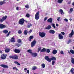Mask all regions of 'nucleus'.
I'll return each mask as SVG.
<instances>
[{"instance_id": "1", "label": "nucleus", "mask_w": 74, "mask_h": 74, "mask_svg": "<svg viewBox=\"0 0 74 74\" xmlns=\"http://www.w3.org/2000/svg\"><path fill=\"white\" fill-rule=\"evenodd\" d=\"M45 60H46L48 62H51V60H53L54 61H55V60H56V57H52L51 59L49 58V56H45Z\"/></svg>"}, {"instance_id": "2", "label": "nucleus", "mask_w": 74, "mask_h": 74, "mask_svg": "<svg viewBox=\"0 0 74 74\" xmlns=\"http://www.w3.org/2000/svg\"><path fill=\"white\" fill-rule=\"evenodd\" d=\"M35 18L36 20H38L40 18V12L39 11L38 12L35 14Z\"/></svg>"}, {"instance_id": "3", "label": "nucleus", "mask_w": 74, "mask_h": 74, "mask_svg": "<svg viewBox=\"0 0 74 74\" xmlns=\"http://www.w3.org/2000/svg\"><path fill=\"white\" fill-rule=\"evenodd\" d=\"M25 20L24 18H21L18 21V23L21 25H23L24 24V22Z\"/></svg>"}, {"instance_id": "4", "label": "nucleus", "mask_w": 74, "mask_h": 74, "mask_svg": "<svg viewBox=\"0 0 74 74\" xmlns=\"http://www.w3.org/2000/svg\"><path fill=\"white\" fill-rule=\"evenodd\" d=\"M39 35L41 38H43L45 37L46 34L44 32H40L39 33Z\"/></svg>"}, {"instance_id": "5", "label": "nucleus", "mask_w": 74, "mask_h": 74, "mask_svg": "<svg viewBox=\"0 0 74 74\" xmlns=\"http://www.w3.org/2000/svg\"><path fill=\"white\" fill-rule=\"evenodd\" d=\"M10 58H11L12 59L16 60L18 59V56L17 55H15L13 56H9Z\"/></svg>"}, {"instance_id": "6", "label": "nucleus", "mask_w": 74, "mask_h": 74, "mask_svg": "<svg viewBox=\"0 0 74 74\" xmlns=\"http://www.w3.org/2000/svg\"><path fill=\"white\" fill-rule=\"evenodd\" d=\"M7 54H3L1 56V59L4 60L7 58Z\"/></svg>"}, {"instance_id": "7", "label": "nucleus", "mask_w": 74, "mask_h": 74, "mask_svg": "<svg viewBox=\"0 0 74 74\" xmlns=\"http://www.w3.org/2000/svg\"><path fill=\"white\" fill-rule=\"evenodd\" d=\"M7 16H3L2 18H1L0 20V22L2 23L3 21H5V20L7 19Z\"/></svg>"}, {"instance_id": "8", "label": "nucleus", "mask_w": 74, "mask_h": 74, "mask_svg": "<svg viewBox=\"0 0 74 74\" xmlns=\"http://www.w3.org/2000/svg\"><path fill=\"white\" fill-rule=\"evenodd\" d=\"M37 43V41L36 40H34L32 42H31V47H33L35 46V45Z\"/></svg>"}, {"instance_id": "9", "label": "nucleus", "mask_w": 74, "mask_h": 74, "mask_svg": "<svg viewBox=\"0 0 74 74\" xmlns=\"http://www.w3.org/2000/svg\"><path fill=\"white\" fill-rule=\"evenodd\" d=\"M6 27V26L3 24H0V29H4Z\"/></svg>"}, {"instance_id": "10", "label": "nucleus", "mask_w": 74, "mask_h": 74, "mask_svg": "<svg viewBox=\"0 0 74 74\" xmlns=\"http://www.w3.org/2000/svg\"><path fill=\"white\" fill-rule=\"evenodd\" d=\"M72 36H74V30H73V29L72 30L71 33L69 35V37L71 38L72 37Z\"/></svg>"}, {"instance_id": "11", "label": "nucleus", "mask_w": 74, "mask_h": 74, "mask_svg": "<svg viewBox=\"0 0 74 74\" xmlns=\"http://www.w3.org/2000/svg\"><path fill=\"white\" fill-rule=\"evenodd\" d=\"M20 50L18 49H15L14 50V52L15 53H20Z\"/></svg>"}, {"instance_id": "12", "label": "nucleus", "mask_w": 74, "mask_h": 74, "mask_svg": "<svg viewBox=\"0 0 74 74\" xmlns=\"http://www.w3.org/2000/svg\"><path fill=\"white\" fill-rule=\"evenodd\" d=\"M1 66L5 69H8V66L6 65L2 64L1 65Z\"/></svg>"}, {"instance_id": "13", "label": "nucleus", "mask_w": 74, "mask_h": 74, "mask_svg": "<svg viewBox=\"0 0 74 74\" xmlns=\"http://www.w3.org/2000/svg\"><path fill=\"white\" fill-rule=\"evenodd\" d=\"M58 37L60 40H62L63 38V36L61 34H59L58 35Z\"/></svg>"}, {"instance_id": "14", "label": "nucleus", "mask_w": 74, "mask_h": 74, "mask_svg": "<svg viewBox=\"0 0 74 74\" xmlns=\"http://www.w3.org/2000/svg\"><path fill=\"white\" fill-rule=\"evenodd\" d=\"M53 21V20L51 18H49V19H48L47 21L48 22H50V23H52V21Z\"/></svg>"}, {"instance_id": "15", "label": "nucleus", "mask_w": 74, "mask_h": 74, "mask_svg": "<svg viewBox=\"0 0 74 74\" xmlns=\"http://www.w3.org/2000/svg\"><path fill=\"white\" fill-rule=\"evenodd\" d=\"M10 42H15V38L14 37H12L10 40Z\"/></svg>"}, {"instance_id": "16", "label": "nucleus", "mask_w": 74, "mask_h": 74, "mask_svg": "<svg viewBox=\"0 0 74 74\" xmlns=\"http://www.w3.org/2000/svg\"><path fill=\"white\" fill-rule=\"evenodd\" d=\"M49 33H50V34H55V31L51 29L49 31Z\"/></svg>"}, {"instance_id": "17", "label": "nucleus", "mask_w": 74, "mask_h": 74, "mask_svg": "<svg viewBox=\"0 0 74 74\" xmlns=\"http://www.w3.org/2000/svg\"><path fill=\"white\" fill-rule=\"evenodd\" d=\"M5 53H8V52H10V49L6 48L5 49Z\"/></svg>"}, {"instance_id": "18", "label": "nucleus", "mask_w": 74, "mask_h": 74, "mask_svg": "<svg viewBox=\"0 0 74 74\" xmlns=\"http://www.w3.org/2000/svg\"><path fill=\"white\" fill-rule=\"evenodd\" d=\"M52 53L53 55H55L57 53V50H53Z\"/></svg>"}, {"instance_id": "19", "label": "nucleus", "mask_w": 74, "mask_h": 74, "mask_svg": "<svg viewBox=\"0 0 74 74\" xmlns=\"http://www.w3.org/2000/svg\"><path fill=\"white\" fill-rule=\"evenodd\" d=\"M6 2L4 1H0V5H3L4 4H5Z\"/></svg>"}, {"instance_id": "20", "label": "nucleus", "mask_w": 74, "mask_h": 74, "mask_svg": "<svg viewBox=\"0 0 74 74\" xmlns=\"http://www.w3.org/2000/svg\"><path fill=\"white\" fill-rule=\"evenodd\" d=\"M15 45L16 46V47H21V46L22 45V44L16 43L15 44Z\"/></svg>"}, {"instance_id": "21", "label": "nucleus", "mask_w": 74, "mask_h": 74, "mask_svg": "<svg viewBox=\"0 0 74 74\" xmlns=\"http://www.w3.org/2000/svg\"><path fill=\"white\" fill-rule=\"evenodd\" d=\"M33 36H31L29 37V39H28L29 41H32V40L33 39Z\"/></svg>"}, {"instance_id": "22", "label": "nucleus", "mask_w": 74, "mask_h": 74, "mask_svg": "<svg viewBox=\"0 0 74 74\" xmlns=\"http://www.w3.org/2000/svg\"><path fill=\"white\" fill-rule=\"evenodd\" d=\"M32 55L35 58V57H36L37 56V53H32Z\"/></svg>"}, {"instance_id": "23", "label": "nucleus", "mask_w": 74, "mask_h": 74, "mask_svg": "<svg viewBox=\"0 0 74 74\" xmlns=\"http://www.w3.org/2000/svg\"><path fill=\"white\" fill-rule=\"evenodd\" d=\"M59 12L62 15L64 14V12H63V10L62 9H60L59 10Z\"/></svg>"}, {"instance_id": "24", "label": "nucleus", "mask_w": 74, "mask_h": 74, "mask_svg": "<svg viewBox=\"0 0 74 74\" xmlns=\"http://www.w3.org/2000/svg\"><path fill=\"white\" fill-rule=\"evenodd\" d=\"M31 26H32V24L30 23H28V24L27 25V27H28V28H30Z\"/></svg>"}, {"instance_id": "25", "label": "nucleus", "mask_w": 74, "mask_h": 74, "mask_svg": "<svg viewBox=\"0 0 74 74\" xmlns=\"http://www.w3.org/2000/svg\"><path fill=\"white\" fill-rule=\"evenodd\" d=\"M51 28V26L50 25H48L47 26V27H46L45 28V29L49 30V29H50Z\"/></svg>"}, {"instance_id": "26", "label": "nucleus", "mask_w": 74, "mask_h": 74, "mask_svg": "<svg viewBox=\"0 0 74 74\" xmlns=\"http://www.w3.org/2000/svg\"><path fill=\"white\" fill-rule=\"evenodd\" d=\"M46 50L45 49L43 48L41 50L40 52H45V51H46Z\"/></svg>"}, {"instance_id": "27", "label": "nucleus", "mask_w": 74, "mask_h": 74, "mask_svg": "<svg viewBox=\"0 0 74 74\" xmlns=\"http://www.w3.org/2000/svg\"><path fill=\"white\" fill-rule=\"evenodd\" d=\"M63 1V0H58L57 2L59 4H61V3H62Z\"/></svg>"}, {"instance_id": "28", "label": "nucleus", "mask_w": 74, "mask_h": 74, "mask_svg": "<svg viewBox=\"0 0 74 74\" xmlns=\"http://www.w3.org/2000/svg\"><path fill=\"white\" fill-rule=\"evenodd\" d=\"M28 33L27 31V30H25L24 32V34L25 35H27Z\"/></svg>"}, {"instance_id": "29", "label": "nucleus", "mask_w": 74, "mask_h": 74, "mask_svg": "<svg viewBox=\"0 0 74 74\" xmlns=\"http://www.w3.org/2000/svg\"><path fill=\"white\" fill-rule=\"evenodd\" d=\"M17 41L18 43H21V42H22V40H21V39H18L17 40Z\"/></svg>"}, {"instance_id": "30", "label": "nucleus", "mask_w": 74, "mask_h": 74, "mask_svg": "<svg viewBox=\"0 0 74 74\" xmlns=\"http://www.w3.org/2000/svg\"><path fill=\"white\" fill-rule=\"evenodd\" d=\"M3 32L5 34H7L8 32V31L7 30H4L3 31Z\"/></svg>"}, {"instance_id": "31", "label": "nucleus", "mask_w": 74, "mask_h": 74, "mask_svg": "<svg viewBox=\"0 0 74 74\" xmlns=\"http://www.w3.org/2000/svg\"><path fill=\"white\" fill-rule=\"evenodd\" d=\"M70 52L72 54H74V51L73 49L70 50Z\"/></svg>"}, {"instance_id": "32", "label": "nucleus", "mask_w": 74, "mask_h": 74, "mask_svg": "<svg viewBox=\"0 0 74 74\" xmlns=\"http://www.w3.org/2000/svg\"><path fill=\"white\" fill-rule=\"evenodd\" d=\"M71 63L74 64V58H71Z\"/></svg>"}, {"instance_id": "33", "label": "nucleus", "mask_w": 74, "mask_h": 74, "mask_svg": "<svg viewBox=\"0 0 74 74\" xmlns=\"http://www.w3.org/2000/svg\"><path fill=\"white\" fill-rule=\"evenodd\" d=\"M37 69V67L36 66H34L32 68V70H35Z\"/></svg>"}, {"instance_id": "34", "label": "nucleus", "mask_w": 74, "mask_h": 74, "mask_svg": "<svg viewBox=\"0 0 74 74\" xmlns=\"http://www.w3.org/2000/svg\"><path fill=\"white\" fill-rule=\"evenodd\" d=\"M14 63H15V64H17V65H18V66H20V65H21L20 64H19L18 62L17 61H14Z\"/></svg>"}, {"instance_id": "35", "label": "nucleus", "mask_w": 74, "mask_h": 74, "mask_svg": "<svg viewBox=\"0 0 74 74\" xmlns=\"http://www.w3.org/2000/svg\"><path fill=\"white\" fill-rule=\"evenodd\" d=\"M41 66L44 69V68H45V64H41Z\"/></svg>"}, {"instance_id": "36", "label": "nucleus", "mask_w": 74, "mask_h": 74, "mask_svg": "<svg viewBox=\"0 0 74 74\" xmlns=\"http://www.w3.org/2000/svg\"><path fill=\"white\" fill-rule=\"evenodd\" d=\"M18 34H22V31L20 30H19L18 31Z\"/></svg>"}, {"instance_id": "37", "label": "nucleus", "mask_w": 74, "mask_h": 74, "mask_svg": "<svg viewBox=\"0 0 74 74\" xmlns=\"http://www.w3.org/2000/svg\"><path fill=\"white\" fill-rule=\"evenodd\" d=\"M46 51L47 53H49V52H50V50L49 49H47Z\"/></svg>"}, {"instance_id": "38", "label": "nucleus", "mask_w": 74, "mask_h": 74, "mask_svg": "<svg viewBox=\"0 0 74 74\" xmlns=\"http://www.w3.org/2000/svg\"><path fill=\"white\" fill-rule=\"evenodd\" d=\"M27 52H28L29 53H32V51L30 49L28 50L27 51Z\"/></svg>"}, {"instance_id": "39", "label": "nucleus", "mask_w": 74, "mask_h": 74, "mask_svg": "<svg viewBox=\"0 0 74 74\" xmlns=\"http://www.w3.org/2000/svg\"><path fill=\"white\" fill-rule=\"evenodd\" d=\"M26 16H27V18H29V17H30V14L29 13L26 14Z\"/></svg>"}, {"instance_id": "40", "label": "nucleus", "mask_w": 74, "mask_h": 74, "mask_svg": "<svg viewBox=\"0 0 74 74\" xmlns=\"http://www.w3.org/2000/svg\"><path fill=\"white\" fill-rule=\"evenodd\" d=\"M41 49V47H40L38 48V52H39L40 51Z\"/></svg>"}, {"instance_id": "41", "label": "nucleus", "mask_w": 74, "mask_h": 74, "mask_svg": "<svg viewBox=\"0 0 74 74\" xmlns=\"http://www.w3.org/2000/svg\"><path fill=\"white\" fill-rule=\"evenodd\" d=\"M51 25L54 28V29H55V28H56V27L55 26V24L52 23L51 24Z\"/></svg>"}, {"instance_id": "42", "label": "nucleus", "mask_w": 74, "mask_h": 74, "mask_svg": "<svg viewBox=\"0 0 74 74\" xmlns=\"http://www.w3.org/2000/svg\"><path fill=\"white\" fill-rule=\"evenodd\" d=\"M11 33V32L10 31L8 33V34H7V35H6V37H8V36H9L10 35V33Z\"/></svg>"}, {"instance_id": "43", "label": "nucleus", "mask_w": 74, "mask_h": 74, "mask_svg": "<svg viewBox=\"0 0 74 74\" xmlns=\"http://www.w3.org/2000/svg\"><path fill=\"white\" fill-rule=\"evenodd\" d=\"M25 8H29V5H25Z\"/></svg>"}, {"instance_id": "44", "label": "nucleus", "mask_w": 74, "mask_h": 74, "mask_svg": "<svg viewBox=\"0 0 74 74\" xmlns=\"http://www.w3.org/2000/svg\"><path fill=\"white\" fill-rule=\"evenodd\" d=\"M71 73H72V74H74V71H73V69H72L70 70Z\"/></svg>"}, {"instance_id": "45", "label": "nucleus", "mask_w": 74, "mask_h": 74, "mask_svg": "<svg viewBox=\"0 0 74 74\" xmlns=\"http://www.w3.org/2000/svg\"><path fill=\"white\" fill-rule=\"evenodd\" d=\"M71 41V39H70L68 42V44H69V43H70Z\"/></svg>"}, {"instance_id": "46", "label": "nucleus", "mask_w": 74, "mask_h": 74, "mask_svg": "<svg viewBox=\"0 0 74 74\" xmlns=\"http://www.w3.org/2000/svg\"><path fill=\"white\" fill-rule=\"evenodd\" d=\"M47 18H48L47 17H45L44 20V21H47Z\"/></svg>"}, {"instance_id": "47", "label": "nucleus", "mask_w": 74, "mask_h": 74, "mask_svg": "<svg viewBox=\"0 0 74 74\" xmlns=\"http://www.w3.org/2000/svg\"><path fill=\"white\" fill-rule=\"evenodd\" d=\"M70 12H73V8H71L70 9Z\"/></svg>"}, {"instance_id": "48", "label": "nucleus", "mask_w": 74, "mask_h": 74, "mask_svg": "<svg viewBox=\"0 0 74 74\" xmlns=\"http://www.w3.org/2000/svg\"><path fill=\"white\" fill-rule=\"evenodd\" d=\"M60 53H61V54H62L63 55L64 54V53L63 52V51H61L60 52Z\"/></svg>"}, {"instance_id": "49", "label": "nucleus", "mask_w": 74, "mask_h": 74, "mask_svg": "<svg viewBox=\"0 0 74 74\" xmlns=\"http://www.w3.org/2000/svg\"><path fill=\"white\" fill-rule=\"evenodd\" d=\"M55 63V61H53L52 62V65H54Z\"/></svg>"}, {"instance_id": "50", "label": "nucleus", "mask_w": 74, "mask_h": 74, "mask_svg": "<svg viewBox=\"0 0 74 74\" xmlns=\"http://www.w3.org/2000/svg\"><path fill=\"white\" fill-rule=\"evenodd\" d=\"M64 20L65 21H66V22H68V19H67V18H65L64 19Z\"/></svg>"}, {"instance_id": "51", "label": "nucleus", "mask_w": 74, "mask_h": 74, "mask_svg": "<svg viewBox=\"0 0 74 74\" xmlns=\"http://www.w3.org/2000/svg\"><path fill=\"white\" fill-rule=\"evenodd\" d=\"M32 29H30V31L28 32L29 33H31L32 32Z\"/></svg>"}, {"instance_id": "52", "label": "nucleus", "mask_w": 74, "mask_h": 74, "mask_svg": "<svg viewBox=\"0 0 74 74\" xmlns=\"http://www.w3.org/2000/svg\"><path fill=\"white\" fill-rule=\"evenodd\" d=\"M61 34H62V35H64V34H65V33H64V32H62Z\"/></svg>"}, {"instance_id": "53", "label": "nucleus", "mask_w": 74, "mask_h": 74, "mask_svg": "<svg viewBox=\"0 0 74 74\" xmlns=\"http://www.w3.org/2000/svg\"><path fill=\"white\" fill-rule=\"evenodd\" d=\"M60 17H59L57 19V21H59V20L60 19Z\"/></svg>"}, {"instance_id": "54", "label": "nucleus", "mask_w": 74, "mask_h": 74, "mask_svg": "<svg viewBox=\"0 0 74 74\" xmlns=\"http://www.w3.org/2000/svg\"><path fill=\"white\" fill-rule=\"evenodd\" d=\"M27 74H29V70H27Z\"/></svg>"}, {"instance_id": "55", "label": "nucleus", "mask_w": 74, "mask_h": 74, "mask_svg": "<svg viewBox=\"0 0 74 74\" xmlns=\"http://www.w3.org/2000/svg\"><path fill=\"white\" fill-rule=\"evenodd\" d=\"M16 10H19V8H18V7H17L16 8Z\"/></svg>"}, {"instance_id": "56", "label": "nucleus", "mask_w": 74, "mask_h": 74, "mask_svg": "<svg viewBox=\"0 0 74 74\" xmlns=\"http://www.w3.org/2000/svg\"><path fill=\"white\" fill-rule=\"evenodd\" d=\"M16 67H14L13 68V70H15V69H16Z\"/></svg>"}, {"instance_id": "57", "label": "nucleus", "mask_w": 74, "mask_h": 74, "mask_svg": "<svg viewBox=\"0 0 74 74\" xmlns=\"http://www.w3.org/2000/svg\"><path fill=\"white\" fill-rule=\"evenodd\" d=\"M3 53V51L1 50H0V53Z\"/></svg>"}, {"instance_id": "58", "label": "nucleus", "mask_w": 74, "mask_h": 74, "mask_svg": "<svg viewBox=\"0 0 74 74\" xmlns=\"http://www.w3.org/2000/svg\"><path fill=\"white\" fill-rule=\"evenodd\" d=\"M24 70H27V69L26 68H25L24 69Z\"/></svg>"}, {"instance_id": "59", "label": "nucleus", "mask_w": 74, "mask_h": 74, "mask_svg": "<svg viewBox=\"0 0 74 74\" xmlns=\"http://www.w3.org/2000/svg\"><path fill=\"white\" fill-rule=\"evenodd\" d=\"M68 52L69 53H70V51L69 50H68Z\"/></svg>"}, {"instance_id": "60", "label": "nucleus", "mask_w": 74, "mask_h": 74, "mask_svg": "<svg viewBox=\"0 0 74 74\" xmlns=\"http://www.w3.org/2000/svg\"><path fill=\"white\" fill-rule=\"evenodd\" d=\"M56 26L57 27H58L59 26V24H56Z\"/></svg>"}, {"instance_id": "61", "label": "nucleus", "mask_w": 74, "mask_h": 74, "mask_svg": "<svg viewBox=\"0 0 74 74\" xmlns=\"http://www.w3.org/2000/svg\"><path fill=\"white\" fill-rule=\"evenodd\" d=\"M16 71H17V70H18V69H17V68H16Z\"/></svg>"}, {"instance_id": "62", "label": "nucleus", "mask_w": 74, "mask_h": 74, "mask_svg": "<svg viewBox=\"0 0 74 74\" xmlns=\"http://www.w3.org/2000/svg\"><path fill=\"white\" fill-rule=\"evenodd\" d=\"M70 21H72V19L71 18H70L69 19Z\"/></svg>"}, {"instance_id": "63", "label": "nucleus", "mask_w": 74, "mask_h": 74, "mask_svg": "<svg viewBox=\"0 0 74 74\" xmlns=\"http://www.w3.org/2000/svg\"><path fill=\"white\" fill-rule=\"evenodd\" d=\"M25 22L26 23H27L28 21H25Z\"/></svg>"}, {"instance_id": "64", "label": "nucleus", "mask_w": 74, "mask_h": 74, "mask_svg": "<svg viewBox=\"0 0 74 74\" xmlns=\"http://www.w3.org/2000/svg\"><path fill=\"white\" fill-rule=\"evenodd\" d=\"M69 14H70V11L69 12Z\"/></svg>"}]
</instances>
